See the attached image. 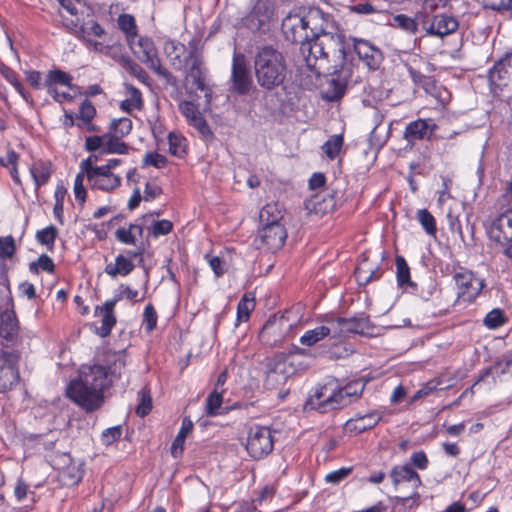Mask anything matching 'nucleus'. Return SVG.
<instances>
[{
    "label": "nucleus",
    "instance_id": "obj_1",
    "mask_svg": "<svg viewBox=\"0 0 512 512\" xmlns=\"http://www.w3.org/2000/svg\"><path fill=\"white\" fill-rule=\"evenodd\" d=\"M345 37L342 33L328 32L316 37V40L305 44V61L307 66L317 73L327 66L332 68V73H337L339 68L346 64Z\"/></svg>",
    "mask_w": 512,
    "mask_h": 512
},
{
    "label": "nucleus",
    "instance_id": "obj_2",
    "mask_svg": "<svg viewBox=\"0 0 512 512\" xmlns=\"http://www.w3.org/2000/svg\"><path fill=\"white\" fill-rule=\"evenodd\" d=\"M254 75L257 84L265 91L282 86L286 80L287 64L283 54L274 47H260L254 56Z\"/></svg>",
    "mask_w": 512,
    "mask_h": 512
},
{
    "label": "nucleus",
    "instance_id": "obj_3",
    "mask_svg": "<svg viewBox=\"0 0 512 512\" xmlns=\"http://www.w3.org/2000/svg\"><path fill=\"white\" fill-rule=\"evenodd\" d=\"M356 386H338L336 389L328 391V386H320L310 395L305 404L304 410H315L319 413H327L332 410L341 409L356 401L363 393L364 387L360 390Z\"/></svg>",
    "mask_w": 512,
    "mask_h": 512
},
{
    "label": "nucleus",
    "instance_id": "obj_4",
    "mask_svg": "<svg viewBox=\"0 0 512 512\" xmlns=\"http://www.w3.org/2000/svg\"><path fill=\"white\" fill-rule=\"evenodd\" d=\"M124 362L118 358L113 361V365L109 368L105 366L93 364L82 365L79 369V377L73 379L69 384H113L118 380L124 369Z\"/></svg>",
    "mask_w": 512,
    "mask_h": 512
},
{
    "label": "nucleus",
    "instance_id": "obj_5",
    "mask_svg": "<svg viewBox=\"0 0 512 512\" xmlns=\"http://www.w3.org/2000/svg\"><path fill=\"white\" fill-rule=\"evenodd\" d=\"M138 47L139 51L137 53L140 61L157 74V76L163 78L167 85L177 87V77L162 66L157 48L152 39L147 37L139 38Z\"/></svg>",
    "mask_w": 512,
    "mask_h": 512
},
{
    "label": "nucleus",
    "instance_id": "obj_6",
    "mask_svg": "<svg viewBox=\"0 0 512 512\" xmlns=\"http://www.w3.org/2000/svg\"><path fill=\"white\" fill-rule=\"evenodd\" d=\"M107 386H66L65 395L87 413L98 410L104 403V389Z\"/></svg>",
    "mask_w": 512,
    "mask_h": 512
},
{
    "label": "nucleus",
    "instance_id": "obj_7",
    "mask_svg": "<svg viewBox=\"0 0 512 512\" xmlns=\"http://www.w3.org/2000/svg\"><path fill=\"white\" fill-rule=\"evenodd\" d=\"M438 125L431 118H418L409 122L403 131L405 149L412 150L419 142H431L436 137Z\"/></svg>",
    "mask_w": 512,
    "mask_h": 512
},
{
    "label": "nucleus",
    "instance_id": "obj_8",
    "mask_svg": "<svg viewBox=\"0 0 512 512\" xmlns=\"http://www.w3.org/2000/svg\"><path fill=\"white\" fill-rule=\"evenodd\" d=\"M281 29L287 41L300 44V51L305 56L307 50L305 44H310L305 16L298 13H289L282 20Z\"/></svg>",
    "mask_w": 512,
    "mask_h": 512
},
{
    "label": "nucleus",
    "instance_id": "obj_9",
    "mask_svg": "<svg viewBox=\"0 0 512 512\" xmlns=\"http://www.w3.org/2000/svg\"><path fill=\"white\" fill-rule=\"evenodd\" d=\"M390 478L393 485L396 487L402 482H412L415 488L414 492L408 497L394 496L391 501L394 505L405 504L409 499L414 500L417 505L420 499V494L417 489L422 486V480L420 475L412 468L410 464L396 465L390 471Z\"/></svg>",
    "mask_w": 512,
    "mask_h": 512
},
{
    "label": "nucleus",
    "instance_id": "obj_10",
    "mask_svg": "<svg viewBox=\"0 0 512 512\" xmlns=\"http://www.w3.org/2000/svg\"><path fill=\"white\" fill-rule=\"evenodd\" d=\"M453 280L458 289V297L470 302L480 295L485 286L484 279L463 267L454 273Z\"/></svg>",
    "mask_w": 512,
    "mask_h": 512
},
{
    "label": "nucleus",
    "instance_id": "obj_11",
    "mask_svg": "<svg viewBox=\"0 0 512 512\" xmlns=\"http://www.w3.org/2000/svg\"><path fill=\"white\" fill-rule=\"evenodd\" d=\"M246 450L254 459H261L270 454L273 450L271 430L258 425L251 427L248 433Z\"/></svg>",
    "mask_w": 512,
    "mask_h": 512
},
{
    "label": "nucleus",
    "instance_id": "obj_12",
    "mask_svg": "<svg viewBox=\"0 0 512 512\" xmlns=\"http://www.w3.org/2000/svg\"><path fill=\"white\" fill-rule=\"evenodd\" d=\"M488 234L504 247L503 254L507 257V251L512 248V207L492 220Z\"/></svg>",
    "mask_w": 512,
    "mask_h": 512
},
{
    "label": "nucleus",
    "instance_id": "obj_13",
    "mask_svg": "<svg viewBox=\"0 0 512 512\" xmlns=\"http://www.w3.org/2000/svg\"><path fill=\"white\" fill-rule=\"evenodd\" d=\"M231 83V90L241 96L248 95L253 87L251 71L242 54L233 56Z\"/></svg>",
    "mask_w": 512,
    "mask_h": 512
},
{
    "label": "nucleus",
    "instance_id": "obj_14",
    "mask_svg": "<svg viewBox=\"0 0 512 512\" xmlns=\"http://www.w3.org/2000/svg\"><path fill=\"white\" fill-rule=\"evenodd\" d=\"M287 239V231L284 225H263L255 239L259 249L270 252L280 250Z\"/></svg>",
    "mask_w": 512,
    "mask_h": 512
},
{
    "label": "nucleus",
    "instance_id": "obj_15",
    "mask_svg": "<svg viewBox=\"0 0 512 512\" xmlns=\"http://www.w3.org/2000/svg\"><path fill=\"white\" fill-rule=\"evenodd\" d=\"M420 24L428 35L440 38L454 33L459 27L456 18L444 13L424 17L420 20Z\"/></svg>",
    "mask_w": 512,
    "mask_h": 512
},
{
    "label": "nucleus",
    "instance_id": "obj_16",
    "mask_svg": "<svg viewBox=\"0 0 512 512\" xmlns=\"http://www.w3.org/2000/svg\"><path fill=\"white\" fill-rule=\"evenodd\" d=\"M98 160V155L91 154L86 159L82 160L79 164L80 171L75 177L73 191L76 201H78L81 206L84 205L87 198V191L83 184L84 178L90 174H96L98 171L102 170L101 166L96 165Z\"/></svg>",
    "mask_w": 512,
    "mask_h": 512
},
{
    "label": "nucleus",
    "instance_id": "obj_17",
    "mask_svg": "<svg viewBox=\"0 0 512 512\" xmlns=\"http://www.w3.org/2000/svg\"><path fill=\"white\" fill-rule=\"evenodd\" d=\"M186 71V77H190L195 87L205 93V97L211 96V89L205 83V70L203 69V61L201 55L198 53L196 45H193L186 57V63L189 64Z\"/></svg>",
    "mask_w": 512,
    "mask_h": 512
},
{
    "label": "nucleus",
    "instance_id": "obj_18",
    "mask_svg": "<svg viewBox=\"0 0 512 512\" xmlns=\"http://www.w3.org/2000/svg\"><path fill=\"white\" fill-rule=\"evenodd\" d=\"M20 326L12 308L0 312V342L9 344H22Z\"/></svg>",
    "mask_w": 512,
    "mask_h": 512
},
{
    "label": "nucleus",
    "instance_id": "obj_19",
    "mask_svg": "<svg viewBox=\"0 0 512 512\" xmlns=\"http://www.w3.org/2000/svg\"><path fill=\"white\" fill-rule=\"evenodd\" d=\"M358 58L370 69L377 70L383 61L382 51L366 39L351 38Z\"/></svg>",
    "mask_w": 512,
    "mask_h": 512
},
{
    "label": "nucleus",
    "instance_id": "obj_20",
    "mask_svg": "<svg viewBox=\"0 0 512 512\" xmlns=\"http://www.w3.org/2000/svg\"><path fill=\"white\" fill-rule=\"evenodd\" d=\"M323 70H326L331 76L327 81V86L322 92L323 99L330 102L340 100L346 92L347 75L343 73V68H339L337 73H332L330 66H327Z\"/></svg>",
    "mask_w": 512,
    "mask_h": 512
},
{
    "label": "nucleus",
    "instance_id": "obj_21",
    "mask_svg": "<svg viewBox=\"0 0 512 512\" xmlns=\"http://www.w3.org/2000/svg\"><path fill=\"white\" fill-rule=\"evenodd\" d=\"M333 328L334 336L342 337L349 333L363 334L368 328L369 320L366 316L353 317L350 319L338 317L329 321Z\"/></svg>",
    "mask_w": 512,
    "mask_h": 512
},
{
    "label": "nucleus",
    "instance_id": "obj_22",
    "mask_svg": "<svg viewBox=\"0 0 512 512\" xmlns=\"http://www.w3.org/2000/svg\"><path fill=\"white\" fill-rule=\"evenodd\" d=\"M105 33L104 28L95 19L94 10L91 7L81 10L79 40L89 41L90 37L101 38Z\"/></svg>",
    "mask_w": 512,
    "mask_h": 512
},
{
    "label": "nucleus",
    "instance_id": "obj_23",
    "mask_svg": "<svg viewBox=\"0 0 512 512\" xmlns=\"http://www.w3.org/2000/svg\"><path fill=\"white\" fill-rule=\"evenodd\" d=\"M307 30L309 32V41L316 40V37L322 35V33H328L329 31V19L320 9H310L304 14Z\"/></svg>",
    "mask_w": 512,
    "mask_h": 512
},
{
    "label": "nucleus",
    "instance_id": "obj_24",
    "mask_svg": "<svg viewBox=\"0 0 512 512\" xmlns=\"http://www.w3.org/2000/svg\"><path fill=\"white\" fill-rule=\"evenodd\" d=\"M87 181L91 189H97L104 192H110L118 188L121 184V177L114 173H107L102 170L96 174H90Z\"/></svg>",
    "mask_w": 512,
    "mask_h": 512
},
{
    "label": "nucleus",
    "instance_id": "obj_25",
    "mask_svg": "<svg viewBox=\"0 0 512 512\" xmlns=\"http://www.w3.org/2000/svg\"><path fill=\"white\" fill-rule=\"evenodd\" d=\"M94 315L101 317V326L95 327V334L101 338L108 337L117 322L115 309L108 307V305L102 304L101 306L95 307Z\"/></svg>",
    "mask_w": 512,
    "mask_h": 512
},
{
    "label": "nucleus",
    "instance_id": "obj_26",
    "mask_svg": "<svg viewBox=\"0 0 512 512\" xmlns=\"http://www.w3.org/2000/svg\"><path fill=\"white\" fill-rule=\"evenodd\" d=\"M354 274L360 285H367L372 281L380 279L383 274V270L380 266H370L367 259L364 258L355 268Z\"/></svg>",
    "mask_w": 512,
    "mask_h": 512
},
{
    "label": "nucleus",
    "instance_id": "obj_27",
    "mask_svg": "<svg viewBox=\"0 0 512 512\" xmlns=\"http://www.w3.org/2000/svg\"><path fill=\"white\" fill-rule=\"evenodd\" d=\"M134 268H135V266L129 257H127L123 254H119L115 258L114 263L110 262L105 266L104 271L110 277L115 278L118 275H121V276L129 275L134 270Z\"/></svg>",
    "mask_w": 512,
    "mask_h": 512
},
{
    "label": "nucleus",
    "instance_id": "obj_28",
    "mask_svg": "<svg viewBox=\"0 0 512 512\" xmlns=\"http://www.w3.org/2000/svg\"><path fill=\"white\" fill-rule=\"evenodd\" d=\"M381 419L382 415L377 411H373L365 415H357L355 419L349 420L347 425L357 433H362L374 428Z\"/></svg>",
    "mask_w": 512,
    "mask_h": 512
},
{
    "label": "nucleus",
    "instance_id": "obj_29",
    "mask_svg": "<svg viewBox=\"0 0 512 512\" xmlns=\"http://www.w3.org/2000/svg\"><path fill=\"white\" fill-rule=\"evenodd\" d=\"M194 424L189 416L182 419L180 430L171 445V454L177 458L182 455L186 437L192 433Z\"/></svg>",
    "mask_w": 512,
    "mask_h": 512
},
{
    "label": "nucleus",
    "instance_id": "obj_30",
    "mask_svg": "<svg viewBox=\"0 0 512 512\" xmlns=\"http://www.w3.org/2000/svg\"><path fill=\"white\" fill-rule=\"evenodd\" d=\"M0 362L1 366L18 368V363L20 361L22 350L20 346L22 344H9L5 345V342H0Z\"/></svg>",
    "mask_w": 512,
    "mask_h": 512
},
{
    "label": "nucleus",
    "instance_id": "obj_31",
    "mask_svg": "<svg viewBox=\"0 0 512 512\" xmlns=\"http://www.w3.org/2000/svg\"><path fill=\"white\" fill-rule=\"evenodd\" d=\"M282 206L279 203L266 204L260 211L259 219L262 225H283Z\"/></svg>",
    "mask_w": 512,
    "mask_h": 512
},
{
    "label": "nucleus",
    "instance_id": "obj_32",
    "mask_svg": "<svg viewBox=\"0 0 512 512\" xmlns=\"http://www.w3.org/2000/svg\"><path fill=\"white\" fill-rule=\"evenodd\" d=\"M69 464L62 468L59 473L60 481L65 486H73L78 484L83 478V470L78 465L72 462V459L67 455Z\"/></svg>",
    "mask_w": 512,
    "mask_h": 512
},
{
    "label": "nucleus",
    "instance_id": "obj_33",
    "mask_svg": "<svg viewBox=\"0 0 512 512\" xmlns=\"http://www.w3.org/2000/svg\"><path fill=\"white\" fill-rule=\"evenodd\" d=\"M397 283L400 288H417V283L411 281L410 268L403 256L397 255L395 259Z\"/></svg>",
    "mask_w": 512,
    "mask_h": 512
},
{
    "label": "nucleus",
    "instance_id": "obj_34",
    "mask_svg": "<svg viewBox=\"0 0 512 512\" xmlns=\"http://www.w3.org/2000/svg\"><path fill=\"white\" fill-rule=\"evenodd\" d=\"M36 187L45 185L52 174L51 163L49 161L38 160L30 168Z\"/></svg>",
    "mask_w": 512,
    "mask_h": 512
},
{
    "label": "nucleus",
    "instance_id": "obj_35",
    "mask_svg": "<svg viewBox=\"0 0 512 512\" xmlns=\"http://www.w3.org/2000/svg\"><path fill=\"white\" fill-rule=\"evenodd\" d=\"M118 62L138 81L145 85H150V77L148 73L135 61L127 55H120Z\"/></svg>",
    "mask_w": 512,
    "mask_h": 512
},
{
    "label": "nucleus",
    "instance_id": "obj_36",
    "mask_svg": "<svg viewBox=\"0 0 512 512\" xmlns=\"http://www.w3.org/2000/svg\"><path fill=\"white\" fill-rule=\"evenodd\" d=\"M285 326L291 327L290 324H286V321L283 316L277 317L276 315L270 317L266 323L264 324L262 330L260 331V338L266 342L271 344L270 336L276 335L278 331H281Z\"/></svg>",
    "mask_w": 512,
    "mask_h": 512
},
{
    "label": "nucleus",
    "instance_id": "obj_37",
    "mask_svg": "<svg viewBox=\"0 0 512 512\" xmlns=\"http://www.w3.org/2000/svg\"><path fill=\"white\" fill-rule=\"evenodd\" d=\"M138 404L135 413L138 417L144 418L153 409L152 393L147 386L142 387L137 393Z\"/></svg>",
    "mask_w": 512,
    "mask_h": 512
},
{
    "label": "nucleus",
    "instance_id": "obj_38",
    "mask_svg": "<svg viewBox=\"0 0 512 512\" xmlns=\"http://www.w3.org/2000/svg\"><path fill=\"white\" fill-rule=\"evenodd\" d=\"M333 332L332 326H318L314 329L306 331L300 337V343L305 346H313Z\"/></svg>",
    "mask_w": 512,
    "mask_h": 512
},
{
    "label": "nucleus",
    "instance_id": "obj_39",
    "mask_svg": "<svg viewBox=\"0 0 512 512\" xmlns=\"http://www.w3.org/2000/svg\"><path fill=\"white\" fill-rule=\"evenodd\" d=\"M411 289L414 294L419 296L424 301L433 299L439 293L438 283L432 277H428L421 283H417V288Z\"/></svg>",
    "mask_w": 512,
    "mask_h": 512
},
{
    "label": "nucleus",
    "instance_id": "obj_40",
    "mask_svg": "<svg viewBox=\"0 0 512 512\" xmlns=\"http://www.w3.org/2000/svg\"><path fill=\"white\" fill-rule=\"evenodd\" d=\"M488 79L493 91L506 86L508 70L506 69L504 63H496L493 68L489 70Z\"/></svg>",
    "mask_w": 512,
    "mask_h": 512
},
{
    "label": "nucleus",
    "instance_id": "obj_41",
    "mask_svg": "<svg viewBox=\"0 0 512 512\" xmlns=\"http://www.w3.org/2000/svg\"><path fill=\"white\" fill-rule=\"evenodd\" d=\"M334 206L333 198H330L328 201L321 197L319 194L313 195L311 198L304 201V208L309 213H326L329 209Z\"/></svg>",
    "mask_w": 512,
    "mask_h": 512
},
{
    "label": "nucleus",
    "instance_id": "obj_42",
    "mask_svg": "<svg viewBox=\"0 0 512 512\" xmlns=\"http://www.w3.org/2000/svg\"><path fill=\"white\" fill-rule=\"evenodd\" d=\"M104 147L101 154H127L129 146L122 141V138L112 135L111 132L106 133Z\"/></svg>",
    "mask_w": 512,
    "mask_h": 512
},
{
    "label": "nucleus",
    "instance_id": "obj_43",
    "mask_svg": "<svg viewBox=\"0 0 512 512\" xmlns=\"http://www.w3.org/2000/svg\"><path fill=\"white\" fill-rule=\"evenodd\" d=\"M184 50L185 46L179 42L167 41L165 43V51L167 53V56L170 57L171 65L175 70H181L185 64L188 65L186 63V60L183 61L181 59V54L179 52Z\"/></svg>",
    "mask_w": 512,
    "mask_h": 512
},
{
    "label": "nucleus",
    "instance_id": "obj_44",
    "mask_svg": "<svg viewBox=\"0 0 512 512\" xmlns=\"http://www.w3.org/2000/svg\"><path fill=\"white\" fill-rule=\"evenodd\" d=\"M389 25L394 28H399L407 33L415 34L418 31L419 23L416 19L405 14H397L392 17Z\"/></svg>",
    "mask_w": 512,
    "mask_h": 512
},
{
    "label": "nucleus",
    "instance_id": "obj_45",
    "mask_svg": "<svg viewBox=\"0 0 512 512\" xmlns=\"http://www.w3.org/2000/svg\"><path fill=\"white\" fill-rule=\"evenodd\" d=\"M72 80H73V77L69 73L62 71L60 69H54V70H49L47 72L43 83H47L49 85H54V86L62 85V86L71 88Z\"/></svg>",
    "mask_w": 512,
    "mask_h": 512
},
{
    "label": "nucleus",
    "instance_id": "obj_46",
    "mask_svg": "<svg viewBox=\"0 0 512 512\" xmlns=\"http://www.w3.org/2000/svg\"><path fill=\"white\" fill-rule=\"evenodd\" d=\"M255 308V301L253 297H249L248 294H245L239 301L237 305V319L236 326L241 322H246L250 318L251 312Z\"/></svg>",
    "mask_w": 512,
    "mask_h": 512
},
{
    "label": "nucleus",
    "instance_id": "obj_47",
    "mask_svg": "<svg viewBox=\"0 0 512 512\" xmlns=\"http://www.w3.org/2000/svg\"><path fill=\"white\" fill-rule=\"evenodd\" d=\"M169 152L173 156L182 158L186 154L187 140L184 136L175 132L168 135Z\"/></svg>",
    "mask_w": 512,
    "mask_h": 512
},
{
    "label": "nucleus",
    "instance_id": "obj_48",
    "mask_svg": "<svg viewBox=\"0 0 512 512\" xmlns=\"http://www.w3.org/2000/svg\"><path fill=\"white\" fill-rule=\"evenodd\" d=\"M118 26L126 34L129 43L137 36L135 19L130 14H122L118 17Z\"/></svg>",
    "mask_w": 512,
    "mask_h": 512
},
{
    "label": "nucleus",
    "instance_id": "obj_49",
    "mask_svg": "<svg viewBox=\"0 0 512 512\" xmlns=\"http://www.w3.org/2000/svg\"><path fill=\"white\" fill-rule=\"evenodd\" d=\"M416 218L421 224L425 232L435 237L437 233L436 220L434 216L427 209H420L417 211Z\"/></svg>",
    "mask_w": 512,
    "mask_h": 512
},
{
    "label": "nucleus",
    "instance_id": "obj_50",
    "mask_svg": "<svg viewBox=\"0 0 512 512\" xmlns=\"http://www.w3.org/2000/svg\"><path fill=\"white\" fill-rule=\"evenodd\" d=\"M58 236V229L50 225L42 230L37 231L36 240L38 243L45 245L48 250H52L54 247L55 240Z\"/></svg>",
    "mask_w": 512,
    "mask_h": 512
},
{
    "label": "nucleus",
    "instance_id": "obj_51",
    "mask_svg": "<svg viewBox=\"0 0 512 512\" xmlns=\"http://www.w3.org/2000/svg\"><path fill=\"white\" fill-rule=\"evenodd\" d=\"M343 142L342 135H333L322 145V150L329 159L333 160L338 156Z\"/></svg>",
    "mask_w": 512,
    "mask_h": 512
},
{
    "label": "nucleus",
    "instance_id": "obj_52",
    "mask_svg": "<svg viewBox=\"0 0 512 512\" xmlns=\"http://www.w3.org/2000/svg\"><path fill=\"white\" fill-rule=\"evenodd\" d=\"M132 130V121L129 118L114 119L109 127L112 135L123 138Z\"/></svg>",
    "mask_w": 512,
    "mask_h": 512
},
{
    "label": "nucleus",
    "instance_id": "obj_53",
    "mask_svg": "<svg viewBox=\"0 0 512 512\" xmlns=\"http://www.w3.org/2000/svg\"><path fill=\"white\" fill-rule=\"evenodd\" d=\"M40 269L48 273H54L55 271L52 259L46 254L40 255L37 261L29 264V270L33 274H38Z\"/></svg>",
    "mask_w": 512,
    "mask_h": 512
},
{
    "label": "nucleus",
    "instance_id": "obj_54",
    "mask_svg": "<svg viewBox=\"0 0 512 512\" xmlns=\"http://www.w3.org/2000/svg\"><path fill=\"white\" fill-rule=\"evenodd\" d=\"M268 22V16L259 15L258 9L255 8L245 19V25L252 31L262 30Z\"/></svg>",
    "mask_w": 512,
    "mask_h": 512
},
{
    "label": "nucleus",
    "instance_id": "obj_55",
    "mask_svg": "<svg viewBox=\"0 0 512 512\" xmlns=\"http://www.w3.org/2000/svg\"><path fill=\"white\" fill-rule=\"evenodd\" d=\"M96 115V109L94 105L89 100H84L80 107L79 112L76 114L75 118L81 124H89Z\"/></svg>",
    "mask_w": 512,
    "mask_h": 512
},
{
    "label": "nucleus",
    "instance_id": "obj_56",
    "mask_svg": "<svg viewBox=\"0 0 512 512\" xmlns=\"http://www.w3.org/2000/svg\"><path fill=\"white\" fill-rule=\"evenodd\" d=\"M223 397L221 394L217 392L211 393L206 399V415L208 416H217L222 412L220 411L222 408Z\"/></svg>",
    "mask_w": 512,
    "mask_h": 512
},
{
    "label": "nucleus",
    "instance_id": "obj_57",
    "mask_svg": "<svg viewBox=\"0 0 512 512\" xmlns=\"http://www.w3.org/2000/svg\"><path fill=\"white\" fill-rule=\"evenodd\" d=\"M506 317L501 309H493L485 316L483 323L489 329H496L506 322Z\"/></svg>",
    "mask_w": 512,
    "mask_h": 512
},
{
    "label": "nucleus",
    "instance_id": "obj_58",
    "mask_svg": "<svg viewBox=\"0 0 512 512\" xmlns=\"http://www.w3.org/2000/svg\"><path fill=\"white\" fill-rule=\"evenodd\" d=\"M157 313L152 304H148L144 308L142 325L147 333L152 332L157 326Z\"/></svg>",
    "mask_w": 512,
    "mask_h": 512
},
{
    "label": "nucleus",
    "instance_id": "obj_59",
    "mask_svg": "<svg viewBox=\"0 0 512 512\" xmlns=\"http://www.w3.org/2000/svg\"><path fill=\"white\" fill-rule=\"evenodd\" d=\"M82 42L86 45L87 48L118 60L119 56H117V53L114 51L113 46L104 45L102 42L94 40L93 37H90L89 41Z\"/></svg>",
    "mask_w": 512,
    "mask_h": 512
},
{
    "label": "nucleus",
    "instance_id": "obj_60",
    "mask_svg": "<svg viewBox=\"0 0 512 512\" xmlns=\"http://www.w3.org/2000/svg\"><path fill=\"white\" fill-rule=\"evenodd\" d=\"M167 163L168 160L164 155L159 154L157 152H148L145 154L143 158L142 166H153L157 169H161L164 168L167 165Z\"/></svg>",
    "mask_w": 512,
    "mask_h": 512
},
{
    "label": "nucleus",
    "instance_id": "obj_61",
    "mask_svg": "<svg viewBox=\"0 0 512 512\" xmlns=\"http://www.w3.org/2000/svg\"><path fill=\"white\" fill-rule=\"evenodd\" d=\"M450 0H424L422 5V12L420 13V20L424 17H431L433 13L439 8H445Z\"/></svg>",
    "mask_w": 512,
    "mask_h": 512
},
{
    "label": "nucleus",
    "instance_id": "obj_62",
    "mask_svg": "<svg viewBox=\"0 0 512 512\" xmlns=\"http://www.w3.org/2000/svg\"><path fill=\"white\" fill-rule=\"evenodd\" d=\"M0 382L2 384H17L20 382L19 369L0 366Z\"/></svg>",
    "mask_w": 512,
    "mask_h": 512
},
{
    "label": "nucleus",
    "instance_id": "obj_63",
    "mask_svg": "<svg viewBox=\"0 0 512 512\" xmlns=\"http://www.w3.org/2000/svg\"><path fill=\"white\" fill-rule=\"evenodd\" d=\"M122 435V426L117 425L105 429L101 434V441L103 445L110 446L120 439Z\"/></svg>",
    "mask_w": 512,
    "mask_h": 512
},
{
    "label": "nucleus",
    "instance_id": "obj_64",
    "mask_svg": "<svg viewBox=\"0 0 512 512\" xmlns=\"http://www.w3.org/2000/svg\"><path fill=\"white\" fill-rule=\"evenodd\" d=\"M115 238L125 245H136L137 238L131 226L128 228L120 227L115 231Z\"/></svg>",
    "mask_w": 512,
    "mask_h": 512
}]
</instances>
